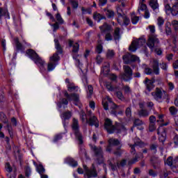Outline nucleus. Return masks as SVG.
I'll list each match as a JSON object with an SVG mask.
<instances>
[{"label":"nucleus","instance_id":"obj_1","mask_svg":"<svg viewBox=\"0 0 178 178\" xmlns=\"http://www.w3.org/2000/svg\"><path fill=\"white\" fill-rule=\"evenodd\" d=\"M55 42V48L56 49V52L53 54V56H50L49 60L50 62L47 65V70L48 72H52L55 67H56V65H58V62L60 60V57L59 55L63 54V49L60 44L59 43V40L58 39L54 40Z\"/></svg>","mask_w":178,"mask_h":178},{"label":"nucleus","instance_id":"obj_2","mask_svg":"<svg viewBox=\"0 0 178 178\" xmlns=\"http://www.w3.org/2000/svg\"><path fill=\"white\" fill-rule=\"evenodd\" d=\"M104 129L108 134H113V133L119 134L122 133V131H126V128L123 124H118L115 126L112 123V120L109 118H106L104 121Z\"/></svg>","mask_w":178,"mask_h":178},{"label":"nucleus","instance_id":"obj_3","mask_svg":"<svg viewBox=\"0 0 178 178\" xmlns=\"http://www.w3.org/2000/svg\"><path fill=\"white\" fill-rule=\"evenodd\" d=\"M149 29L150 34L148 36V40L147 45L152 52H154V47L155 45L159 44V39L158 38V35L155 34V26L149 25Z\"/></svg>","mask_w":178,"mask_h":178},{"label":"nucleus","instance_id":"obj_4","mask_svg":"<svg viewBox=\"0 0 178 178\" xmlns=\"http://www.w3.org/2000/svg\"><path fill=\"white\" fill-rule=\"evenodd\" d=\"M64 97L65 98H63L59 103V108H62L61 105H68L69 101H74V105H79L80 104V97L79 96L78 94L76 93H72L69 94L67 91L65 90L63 92ZM67 98V99H66Z\"/></svg>","mask_w":178,"mask_h":178},{"label":"nucleus","instance_id":"obj_5","mask_svg":"<svg viewBox=\"0 0 178 178\" xmlns=\"http://www.w3.org/2000/svg\"><path fill=\"white\" fill-rule=\"evenodd\" d=\"M152 96L158 102H162L163 99H169V94L162 88H156L155 91L152 92Z\"/></svg>","mask_w":178,"mask_h":178},{"label":"nucleus","instance_id":"obj_6","mask_svg":"<svg viewBox=\"0 0 178 178\" xmlns=\"http://www.w3.org/2000/svg\"><path fill=\"white\" fill-rule=\"evenodd\" d=\"M26 54H28L30 59L33 60V62L39 66L40 68L44 67V65H45V61L41 59V57L38 56V54L33 49H29L26 50Z\"/></svg>","mask_w":178,"mask_h":178},{"label":"nucleus","instance_id":"obj_7","mask_svg":"<svg viewBox=\"0 0 178 178\" xmlns=\"http://www.w3.org/2000/svg\"><path fill=\"white\" fill-rule=\"evenodd\" d=\"M102 105L105 111H108V109H109V106L111 109H113L111 112V115H114V116L118 115V113L115 111V109L118 108V106L112 101L111 97H107L106 99H104L102 101Z\"/></svg>","mask_w":178,"mask_h":178},{"label":"nucleus","instance_id":"obj_8","mask_svg":"<svg viewBox=\"0 0 178 178\" xmlns=\"http://www.w3.org/2000/svg\"><path fill=\"white\" fill-rule=\"evenodd\" d=\"M124 73L120 74V77L124 81H130L133 79V70L129 65L123 66Z\"/></svg>","mask_w":178,"mask_h":178},{"label":"nucleus","instance_id":"obj_9","mask_svg":"<svg viewBox=\"0 0 178 178\" xmlns=\"http://www.w3.org/2000/svg\"><path fill=\"white\" fill-rule=\"evenodd\" d=\"M102 33H105L104 38L106 41H112L113 40V35L111 33L112 26L105 22L102 26H99Z\"/></svg>","mask_w":178,"mask_h":178},{"label":"nucleus","instance_id":"obj_10","mask_svg":"<svg viewBox=\"0 0 178 178\" xmlns=\"http://www.w3.org/2000/svg\"><path fill=\"white\" fill-rule=\"evenodd\" d=\"M152 68L146 67L145 68V73L146 74H152V70L153 73L158 76L159 74V60L156 59H153L152 62Z\"/></svg>","mask_w":178,"mask_h":178},{"label":"nucleus","instance_id":"obj_11","mask_svg":"<svg viewBox=\"0 0 178 178\" xmlns=\"http://www.w3.org/2000/svg\"><path fill=\"white\" fill-rule=\"evenodd\" d=\"M147 40L144 38H140L139 39H137L136 40H134L131 45L129 46V51L131 52H136L137 51V48H140V47H143L145 44Z\"/></svg>","mask_w":178,"mask_h":178},{"label":"nucleus","instance_id":"obj_12","mask_svg":"<svg viewBox=\"0 0 178 178\" xmlns=\"http://www.w3.org/2000/svg\"><path fill=\"white\" fill-rule=\"evenodd\" d=\"M91 149L95 153V156H97L98 163H102V162H104L102 148L101 147H97V146H91Z\"/></svg>","mask_w":178,"mask_h":178},{"label":"nucleus","instance_id":"obj_13","mask_svg":"<svg viewBox=\"0 0 178 178\" xmlns=\"http://www.w3.org/2000/svg\"><path fill=\"white\" fill-rule=\"evenodd\" d=\"M167 165L170 166L173 172H178V157L173 160V157L169 156L166 161Z\"/></svg>","mask_w":178,"mask_h":178},{"label":"nucleus","instance_id":"obj_14","mask_svg":"<svg viewBox=\"0 0 178 178\" xmlns=\"http://www.w3.org/2000/svg\"><path fill=\"white\" fill-rule=\"evenodd\" d=\"M68 44H69V47H72V53H73L74 59H76V60H77L79 63L80 60L77 59V56H79L76 54H77V52H79V49H80V45L77 42L74 43L73 40H70L68 41Z\"/></svg>","mask_w":178,"mask_h":178},{"label":"nucleus","instance_id":"obj_15","mask_svg":"<svg viewBox=\"0 0 178 178\" xmlns=\"http://www.w3.org/2000/svg\"><path fill=\"white\" fill-rule=\"evenodd\" d=\"M117 22L120 26H129L130 24V19L125 14L118 15Z\"/></svg>","mask_w":178,"mask_h":178},{"label":"nucleus","instance_id":"obj_16","mask_svg":"<svg viewBox=\"0 0 178 178\" xmlns=\"http://www.w3.org/2000/svg\"><path fill=\"white\" fill-rule=\"evenodd\" d=\"M83 169L86 173L85 176H86L87 178L97 177L98 176L97 170L94 168L92 170H90L87 165H83Z\"/></svg>","mask_w":178,"mask_h":178},{"label":"nucleus","instance_id":"obj_17","mask_svg":"<svg viewBox=\"0 0 178 178\" xmlns=\"http://www.w3.org/2000/svg\"><path fill=\"white\" fill-rule=\"evenodd\" d=\"M157 134L159 136V141L164 143L166 140V129L163 127H159L157 131Z\"/></svg>","mask_w":178,"mask_h":178},{"label":"nucleus","instance_id":"obj_18","mask_svg":"<svg viewBox=\"0 0 178 178\" xmlns=\"http://www.w3.org/2000/svg\"><path fill=\"white\" fill-rule=\"evenodd\" d=\"M87 123L89 126H95V127H99V121L95 115H92L89 118V120H87Z\"/></svg>","mask_w":178,"mask_h":178},{"label":"nucleus","instance_id":"obj_19","mask_svg":"<svg viewBox=\"0 0 178 178\" xmlns=\"http://www.w3.org/2000/svg\"><path fill=\"white\" fill-rule=\"evenodd\" d=\"M15 44V49L17 52H20L24 51L25 48L23 44H21L20 41H19V38H15L14 39Z\"/></svg>","mask_w":178,"mask_h":178},{"label":"nucleus","instance_id":"obj_20","mask_svg":"<svg viewBox=\"0 0 178 178\" xmlns=\"http://www.w3.org/2000/svg\"><path fill=\"white\" fill-rule=\"evenodd\" d=\"M113 40L115 41H120V38H122V33H120V28L116 27L114 29V32L113 33Z\"/></svg>","mask_w":178,"mask_h":178},{"label":"nucleus","instance_id":"obj_21","mask_svg":"<svg viewBox=\"0 0 178 178\" xmlns=\"http://www.w3.org/2000/svg\"><path fill=\"white\" fill-rule=\"evenodd\" d=\"M144 83L145 84L146 90H147L149 92H150V91H152V90H154V88L155 87L154 86V82L148 79V78L145 79Z\"/></svg>","mask_w":178,"mask_h":178},{"label":"nucleus","instance_id":"obj_22","mask_svg":"<svg viewBox=\"0 0 178 178\" xmlns=\"http://www.w3.org/2000/svg\"><path fill=\"white\" fill-rule=\"evenodd\" d=\"M2 17H4L5 19H10L8 9L0 8V21L2 20Z\"/></svg>","mask_w":178,"mask_h":178},{"label":"nucleus","instance_id":"obj_23","mask_svg":"<svg viewBox=\"0 0 178 178\" xmlns=\"http://www.w3.org/2000/svg\"><path fill=\"white\" fill-rule=\"evenodd\" d=\"M6 169L7 172H8V173H7V177L8 178H16L15 174H13V175H12V174L10 173L12 172V170H13V169L12 168V167H10V164L9 163H6Z\"/></svg>","mask_w":178,"mask_h":178},{"label":"nucleus","instance_id":"obj_24","mask_svg":"<svg viewBox=\"0 0 178 178\" xmlns=\"http://www.w3.org/2000/svg\"><path fill=\"white\" fill-rule=\"evenodd\" d=\"M74 134L78 141H79V144H83V135L81 134V132H80V129L74 130Z\"/></svg>","mask_w":178,"mask_h":178},{"label":"nucleus","instance_id":"obj_25","mask_svg":"<svg viewBox=\"0 0 178 178\" xmlns=\"http://www.w3.org/2000/svg\"><path fill=\"white\" fill-rule=\"evenodd\" d=\"M149 5L153 10H158L159 9V4L158 3V0H150Z\"/></svg>","mask_w":178,"mask_h":178},{"label":"nucleus","instance_id":"obj_26","mask_svg":"<svg viewBox=\"0 0 178 178\" xmlns=\"http://www.w3.org/2000/svg\"><path fill=\"white\" fill-rule=\"evenodd\" d=\"M135 157L132 159H131L129 162H128V165H134V163H136V162H138V159L139 158H143V153H139V154H135Z\"/></svg>","mask_w":178,"mask_h":178},{"label":"nucleus","instance_id":"obj_27","mask_svg":"<svg viewBox=\"0 0 178 178\" xmlns=\"http://www.w3.org/2000/svg\"><path fill=\"white\" fill-rule=\"evenodd\" d=\"M67 87L70 92H73V91H75V92H77L79 91V86H76L74 83L67 84Z\"/></svg>","mask_w":178,"mask_h":178},{"label":"nucleus","instance_id":"obj_28","mask_svg":"<svg viewBox=\"0 0 178 178\" xmlns=\"http://www.w3.org/2000/svg\"><path fill=\"white\" fill-rule=\"evenodd\" d=\"M131 54L130 53H127L125 55H124L122 56L124 63L125 65H129V63H131Z\"/></svg>","mask_w":178,"mask_h":178},{"label":"nucleus","instance_id":"obj_29","mask_svg":"<svg viewBox=\"0 0 178 178\" xmlns=\"http://www.w3.org/2000/svg\"><path fill=\"white\" fill-rule=\"evenodd\" d=\"M72 111H67L61 115V118L63 119V120H69L70 118H72Z\"/></svg>","mask_w":178,"mask_h":178},{"label":"nucleus","instance_id":"obj_30","mask_svg":"<svg viewBox=\"0 0 178 178\" xmlns=\"http://www.w3.org/2000/svg\"><path fill=\"white\" fill-rule=\"evenodd\" d=\"M72 127L73 131L80 129V126L79 125V120L77 119H72Z\"/></svg>","mask_w":178,"mask_h":178},{"label":"nucleus","instance_id":"obj_31","mask_svg":"<svg viewBox=\"0 0 178 178\" xmlns=\"http://www.w3.org/2000/svg\"><path fill=\"white\" fill-rule=\"evenodd\" d=\"M131 22L134 24H137L138 23V20H140V17L136 15V13H131Z\"/></svg>","mask_w":178,"mask_h":178},{"label":"nucleus","instance_id":"obj_32","mask_svg":"<svg viewBox=\"0 0 178 178\" xmlns=\"http://www.w3.org/2000/svg\"><path fill=\"white\" fill-rule=\"evenodd\" d=\"M66 161L70 166H72V168H76L78 165L77 161H76L74 159H72L71 157L67 158Z\"/></svg>","mask_w":178,"mask_h":178},{"label":"nucleus","instance_id":"obj_33","mask_svg":"<svg viewBox=\"0 0 178 178\" xmlns=\"http://www.w3.org/2000/svg\"><path fill=\"white\" fill-rule=\"evenodd\" d=\"M138 113L140 118H147V116H149V112L146 109H141Z\"/></svg>","mask_w":178,"mask_h":178},{"label":"nucleus","instance_id":"obj_34","mask_svg":"<svg viewBox=\"0 0 178 178\" xmlns=\"http://www.w3.org/2000/svg\"><path fill=\"white\" fill-rule=\"evenodd\" d=\"M108 144L112 147H116V145H119V144H120V142L116 138H110L108 140Z\"/></svg>","mask_w":178,"mask_h":178},{"label":"nucleus","instance_id":"obj_35","mask_svg":"<svg viewBox=\"0 0 178 178\" xmlns=\"http://www.w3.org/2000/svg\"><path fill=\"white\" fill-rule=\"evenodd\" d=\"M93 19H95V20H97V22H101V20H102L104 19H106V17H105V16H104L99 13H95L93 15Z\"/></svg>","mask_w":178,"mask_h":178},{"label":"nucleus","instance_id":"obj_36","mask_svg":"<svg viewBox=\"0 0 178 178\" xmlns=\"http://www.w3.org/2000/svg\"><path fill=\"white\" fill-rule=\"evenodd\" d=\"M104 11H105L106 15L108 19H112V17H114L115 12H113V10H109L108 8H105Z\"/></svg>","mask_w":178,"mask_h":178},{"label":"nucleus","instance_id":"obj_37","mask_svg":"<svg viewBox=\"0 0 178 178\" xmlns=\"http://www.w3.org/2000/svg\"><path fill=\"white\" fill-rule=\"evenodd\" d=\"M165 24V19L162 17H159L157 18V25L159 30H162V26Z\"/></svg>","mask_w":178,"mask_h":178},{"label":"nucleus","instance_id":"obj_38","mask_svg":"<svg viewBox=\"0 0 178 178\" xmlns=\"http://www.w3.org/2000/svg\"><path fill=\"white\" fill-rule=\"evenodd\" d=\"M147 5H145L144 3H141L140 2L139 3V6H138V13H139V15H140V10L142 11H145L147 10Z\"/></svg>","mask_w":178,"mask_h":178},{"label":"nucleus","instance_id":"obj_39","mask_svg":"<svg viewBox=\"0 0 178 178\" xmlns=\"http://www.w3.org/2000/svg\"><path fill=\"white\" fill-rule=\"evenodd\" d=\"M36 170L40 175H44V173H45V168H44V166L42 165V164L37 165Z\"/></svg>","mask_w":178,"mask_h":178},{"label":"nucleus","instance_id":"obj_40","mask_svg":"<svg viewBox=\"0 0 178 178\" xmlns=\"http://www.w3.org/2000/svg\"><path fill=\"white\" fill-rule=\"evenodd\" d=\"M94 93V88L92 85L88 86L87 95L88 98H91V95Z\"/></svg>","mask_w":178,"mask_h":178},{"label":"nucleus","instance_id":"obj_41","mask_svg":"<svg viewBox=\"0 0 178 178\" xmlns=\"http://www.w3.org/2000/svg\"><path fill=\"white\" fill-rule=\"evenodd\" d=\"M126 165H127V161L126 159H122L117 163L118 169H120V168H124Z\"/></svg>","mask_w":178,"mask_h":178},{"label":"nucleus","instance_id":"obj_42","mask_svg":"<svg viewBox=\"0 0 178 178\" xmlns=\"http://www.w3.org/2000/svg\"><path fill=\"white\" fill-rule=\"evenodd\" d=\"M134 145H136V147H143V145H144V143L142 140H140V139L138 138H135L134 139Z\"/></svg>","mask_w":178,"mask_h":178},{"label":"nucleus","instance_id":"obj_43","mask_svg":"<svg viewBox=\"0 0 178 178\" xmlns=\"http://www.w3.org/2000/svg\"><path fill=\"white\" fill-rule=\"evenodd\" d=\"M171 13H172V16H177L178 6L176 3L171 8Z\"/></svg>","mask_w":178,"mask_h":178},{"label":"nucleus","instance_id":"obj_44","mask_svg":"<svg viewBox=\"0 0 178 178\" xmlns=\"http://www.w3.org/2000/svg\"><path fill=\"white\" fill-rule=\"evenodd\" d=\"M170 113L172 116H175V115H177L178 110L176 107L175 106H170L169 108Z\"/></svg>","mask_w":178,"mask_h":178},{"label":"nucleus","instance_id":"obj_45","mask_svg":"<svg viewBox=\"0 0 178 178\" xmlns=\"http://www.w3.org/2000/svg\"><path fill=\"white\" fill-rule=\"evenodd\" d=\"M56 19L57 22L59 23V24H63L64 21H63V18H62V16L60 15V13H58L56 15Z\"/></svg>","mask_w":178,"mask_h":178},{"label":"nucleus","instance_id":"obj_46","mask_svg":"<svg viewBox=\"0 0 178 178\" xmlns=\"http://www.w3.org/2000/svg\"><path fill=\"white\" fill-rule=\"evenodd\" d=\"M106 56L108 59H112L113 56H115V51L113 50H108L106 53Z\"/></svg>","mask_w":178,"mask_h":178},{"label":"nucleus","instance_id":"obj_47","mask_svg":"<svg viewBox=\"0 0 178 178\" xmlns=\"http://www.w3.org/2000/svg\"><path fill=\"white\" fill-rule=\"evenodd\" d=\"M70 2L73 8V9H77L79 8V1L76 0H70Z\"/></svg>","mask_w":178,"mask_h":178},{"label":"nucleus","instance_id":"obj_48","mask_svg":"<svg viewBox=\"0 0 178 178\" xmlns=\"http://www.w3.org/2000/svg\"><path fill=\"white\" fill-rule=\"evenodd\" d=\"M80 119L82 120V122H86V119H87V115L84 112V111L81 110L80 111Z\"/></svg>","mask_w":178,"mask_h":178},{"label":"nucleus","instance_id":"obj_49","mask_svg":"<svg viewBox=\"0 0 178 178\" xmlns=\"http://www.w3.org/2000/svg\"><path fill=\"white\" fill-rule=\"evenodd\" d=\"M165 34L166 35H170V34H172V28H170V26H169V24H165Z\"/></svg>","mask_w":178,"mask_h":178},{"label":"nucleus","instance_id":"obj_50","mask_svg":"<svg viewBox=\"0 0 178 178\" xmlns=\"http://www.w3.org/2000/svg\"><path fill=\"white\" fill-rule=\"evenodd\" d=\"M124 151L120 149V147L117 148V149L113 152L114 155L116 156H121L122 154H123Z\"/></svg>","mask_w":178,"mask_h":178},{"label":"nucleus","instance_id":"obj_51","mask_svg":"<svg viewBox=\"0 0 178 178\" xmlns=\"http://www.w3.org/2000/svg\"><path fill=\"white\" fill-rule=\"evenodd\" d=\"M153 51L156 54V55L161 56L163 54L162 49L160 47H154Z\"/></svg>","mask_w":178,"mask_h":178},{"label":"nucleus","instance_id":"obj_52","mask_svg":"<svg viewBox=\"0 0 178 178\" xmlns=\"http://www.w3.org/2000/svg\"><path fill=\"white\" fill-rule=\"evenodd\" d=\"M171 24H172L174 30H175V31H178V21L173 20L171 22Z\"/></svg>","mask_w":178,"mask_h":178},{"label":"nucleus","instance_id":"obj_53","mask_svg":"<svg viewBox=\"0 0 178 178\" xmlns=\"http://www.w3.org/2000/svg\"><path fill=\"white\" fill-rule=\"evenodd\" d=\"M168 176H169V174L168 173V170H163L160 173L161 178H166V177H168Z\"/></svg>","mask_w":178,"mask_h":178},{"label":"nucleus","instance_id":"obj_54","mask_svg":"<svg viewBox=\"0 0 178 178\" xmlns=\"http://www.w3.org/2000/svg\"><path fill=\"white\" fill-rule=\"evenodd\" d=\"M104 62V58L101 56V55H97L96 57V63L97 65H101Z\"/></svg>","mask_w":178,"mask_h":178},{"label":"nucleus","instance_id":"obj_55","mask_svg":"<svg viewBox=\"0 0 178 178\" xmlns=\"http://www.w3.org/2000/svg\"><path fill=\"white\" fill-rule=\"evenodd\" d=\"M106 88H107L108 91H113L115 88L112 86V83L107 82L106 83Z\"/></svg>","mask_w":178,"mask_h":178},{"label":"nucleus","instance_id":"obj_56","mask_svg":"<svg viewBox=\"0 0 178 178\" xmlns=\"http://www.w3.org/2000/svg\"><path fill=\"white\" fill-rule=\"evenodd\" d=\"M125 114L127 118H131V107H127L125 111Z\"/></svg>","mask_w":178,"mask_h":178},{"label":"nucleus","instance_id":"obj_57","mask_svg":"<svg viewBox=\"0 0 178 178\" xmlns=\"http://www.w3.org/2000/svg\"><path fill=\"white\" fill-rule=\"evenodd\" d=\"M116 96L118 97V99H120L121 101H124V96H123V93L122 92H117Z\"/></svg>","mask_w":178,"mask_h":178},{"label":"nucleus","instance_id":"obj_58","mask_svg":"<svg viewBox=\"0 0 178 178\" xmlns=\"http://www.w3.org/2000/svg\"><path fill=\"white\" fill-rule=\"evenodd\" d=\"M130 148H131V154H132V155H136V147H137L136 145H131V144H129V145Z\"/></svg>","mask_w":178,"mask_h":178},{"label":"nucleus","instance_id":"obj_59","mask_svg":"<svg viewBox=\"0 0 178 178\" xmlns=\"http://www.w3.org/2000/svg\"><path fill=\"white\" fill-rule=\"evenodd\" d=\"M140 62V58L137 57L136 55L131 54V62Z\"/></svg>","mask_w":178,"mask_h":178},{"label":"nucleus","instance_id":"obj_60","mask_svg":"<svg viewBox=\"0 0 178 178\" xmlns=\"http://www.w3.org/2000/svg\"><path fill=\"white\" fill-rule=\"evenodd\" d=\"M144 122H143V121H141V120L140 119H136L134 124V126H141V124H143Z\"/></svg>","mask_w":178,"mask_h":178},{"label":"nucleus","instance_id":"obj_61","mask_svg":"<svg viewBox=\"0 0 178 178\" xmlns=\"http://www.w3.org/2000/svg\"><path fill=\"white\" fill-rule=\"evenodd\" d=\"M62 138H63V136H62L61 134H58L56 135L54 138V143H56V141H59V140H62Z\"/></svg>","mask_w":178,"mask_h":178},{"label":"nucleus","instance_id":"obj_62","mask_svg":"<svg viewBox=\"0 0 178 178\" xmlns=\"http://www.w3.org/2000/svg\"><path fill=\"white\" fill-rule=\"evenodd\" d=\"M30 175H31V168H30V167H27L25 170V175L26 177H30Z\"/></svg>","mask_w":178,"mask_h":178},{"label":"nucleus","instance_id":"obj_63","mask_svg":"<svg viewBox=\"0 0 178 178\" xmlns=\"http://www.w3.org/2000/svg\"><path fill=\"white\" fill-rule=\"evenodd\" d=\"M103 47L102 44H98L96 48L97 54H102V53Z\"/></svg>","mask_w":178,"mask_h":178},{"label":"nucleus","instance_id":"obj_64","mask_svg":"<svg viewBox=\"0 0 178 178\" xmlns=\"http://www.w3.org/2000/svg\"><path fill=\"white\" fill-rule=\"evenodd\" d=\"M109 79H111L112 81H117L118 76H116L115 74H111L109 75Z\"/></svg>","mask_w":178,"mask_h":178}]
</instances>
